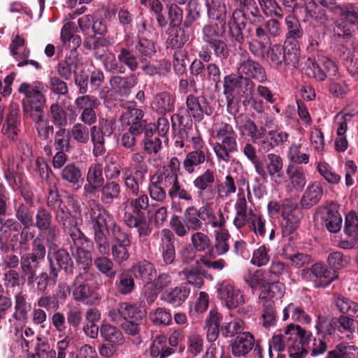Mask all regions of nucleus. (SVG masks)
Segmentation results:
<instances>
[{"mask_svg": "<svg viewBox=\"0 0 358 358\" xmlns=\"http://www.w3.org/2000/svg\"><path fill=\"white\" fill-rule=\"evenodd\" d=\"M143 117L144 112L141 109L129 108L122 113L121 119L129 127L128 130L129 131L137 136L143 132L145 136L150 126H155V124L148 123L146 120L143 119Z\"/></svg>", "mask_w": 358, "mask_h": 358, "instance_id": "4468645a", "label": "nucleus"}, {"mask_svg": "<svg viewBox=\"0 0 358 358\" xmlns=\"http://www.w3.org/2000/svg\"><path fill=\"white\" fill-rule=\"evenodd\" d=\"M47 266L58 277L61 271L67 276H72L74 274L75 264L73 257L64 248L49 250L47 255Z\"/></svg>", "mask_w": 358, "mask_h": 358, "instance_id": "9d476101", "label": "nucleus"}, {"mask_svg": "<svg viewBox=\"0 0 358 358\" xmlns=\"http://www.w3.org/2000/svg\"><path fill=\"white\" fill-rule=\"evenodd\" d=\"M285 334V339L281 334L273 336L271 347L281 352L286 345L290 358H303L308 352L312 332L299 324H290L287 326Z\"/></svg>", "mask_w": 358, "mask_h": 358, "instance_id": "20e7f679", "label": "nucleus"}, {"mask_svg": "<svg viewBox=\"0 0 358 358\" xmlns=\"http://www.w3.org/2000/svg\"><path fill=\"white\" fill-rule=\"evenodd\" d=\"M97 210L90 213V224L96 248L101 255L111 253L115 262L121 264L129 257L130 234L124 231L114 221L113 216L103 206L93 201Z\"/></svg>", "mask_w": 358, "mask_h": 358, "instance_id": "f257e3e1", "label": "nucleus"}, {"mask_svg": "<svg viewBox=\"0 0 358 358\" xmlns=\"http://www.w3.org/2000/svg\"><path fill=\"white\" fill-rule=\"evenodd\" d=\"M20 122L17 120V117L15 114L10 113L7 117L3 123L1 132L3 135L12 141H15L17 139V136L20 132L18 124Z\"/></svg>", "mask_w": 358, "mask_h": 358, "instance_id": "e2e57ef3", "label": "nucleus"}, {"mask_svg": "<svg viewBox=\"0 0 358 358\" xmlns=\"http://www.w3.org/2000/svg\"><path fill=\"white\" fill-rule=\"evenodd\" d=\"M288 134L285 131H278L277 130H270L265 137L258 142L259 151L267 152L274 148L282 145L287 141Z\"/></svg>", "mask_w": 358, "mask_h": 358, "instance_id": "c756f323", "label": "nucleus"}, {"mask_svg": "<svg viewBox=\"0 0 358 358\" xmlns=\"http://www.w3.org/2000/svg\"><path fill=\"white\" fill-rule=\"evenodd\" d=\"M61 178L66 182L69 187L76 190L82 187L84 180L80 169L74 163L67 164L62 169Z\"/></svg>", "mask_w": 358, "mask_h": 358, "instance_id": "c9c22d12", "label": "nucleus"}, {"mask_svg": "<svg viewBox=\"0 0 358 358\" xmlns=\"http://www.w3.org/2000/svg\"><path fill=\"white\" fill-rule=\"evenodd\" d=\"M137 83V78L134 74L127 76H113L110 79L112 89L121 96H129Z\"/></svg>", "mask_w": 358, "mask_h": 358, "instance_id": "cd10ccee", "label": "nucleus"}, {"mask_svg": "<svg viewBox=\"0 0 358 358\" xmlns=\"http://www.w3.org/2000/svg\"><path fill=\"white\" fill-rule=\"evenodd\" d=\"M217 297L223 301L229 309H234L245 303V296L242 292L228 282L219 285Z\"/></svg>", "mask_w": 358, "mask_h": 358, "instance_id": "dca6fc26", "label": "nucleus"}, {"mask_svg": "<svg viewBox=\"0 0 358 358\" xmlns=\"http://www.w3.org/2000/svg\"><path fill=\"white\" fill-rule=\"evenodd\" d=\"M138 57L134 52L125 47H120L117 59L122 65L126 66L131 71H136L139 67Z\"/></svg>", "mask_w": 358, "mask_h": 358, "instance_id": "3c124183", "label": "nucleus"}, {"mask_svg": "<svg viewBox=\"0 0 358 358\" xmlns=\"http://www.w3.org/2000/svg\"><path fill=\"white\" fill-rule=\"evenodd\" d=\"M133 277L141 279L143 282H148L152 280V276L156 272L154 265L146 260H143L134 264L129 269Z\"/></svg>", "mask_w": 358, "mask_h": 358, "instance_id": "79ce46f5", "label": "nucleus"}, {"mask_svg": "<svg viewBox=\"0 0 358 358\" xmlns=\"http://www.w3.org/2000/svg\"><path fill=\"white\" fill-rule=\"evenodd\" d=\"M175 241L174 234L170 229H164L162 231V252L166 264H171L175 261Z\"/></svg>", "mask_w": 358, "mask_h": 358, "instance_id": "72a5a7b5", "label": "nucleus"}, {"mask_svg": "<svg viewBox=\"0 0 358 358\" xmlns=\"http://www.w3.org/2000/svg\"><path fill=\"white\" fill-rule=\"evenodd\" d=\"M209 150H194L189 152L183 161V168L188 173H192L196 166L211 161Z\"/></svg>", "mask_w": 358, "mask_h": 358, "instance_id": "c85d7f7f", "label": "nucleus"}, {"mask_svg": "<svg viewBox=\"0 0 358 358\" xmlns=\"http://www.w3.org/2000/svg\"><path fill=\"white\" fill-rule=\"evenodd\" d=\"M337 15L349 24L358 27V6L355 3L341 4Z\"/></svg>", "mask_w": 358, "mask_h": 358, "instance_id": "680f3d73", "label": "nucleus"}, {"mask_svg": "<svg viewBox=\"0 0 358 358\" xmlns=\"http://www.w3.org/2000/svg\"><path fill=\"white\" fill-rule=\"evenodd\" d=\"M46 203L47 206L54 211L55 218L62 228L77 222L73 213L79 210L80 205L73 195L67 193L60 194L57 189H50Z\"/></svg>", "mask_w": 358, "mask_h": 358, "instance_id": "39448f33", "label": "nucleus"}, {"mask_svg": "<svg viewBox=\"0 0 358 358\" xmlns=\"http://www.w3.org/2000/svg\"><path fill=\"white\" fill-rule=\"evenodd\" d=\"M286 173L294 188L298 191H301L306 183L303 169L301 167L289 164L286 169Z\"/></svg>", "mask_w": 358, "mask_h": 358, "instance_id": "864d4df0", "label": "nucleus"}, {"mask_svg": "<svg viewBox=\"0 0 358 358\" xmlns=\"http://www.w3.org/2000/svg\"><path fill=\"white\" fill-rule=\"evenodd\" d=\"M90 248H85L71 252L72 257L75 259L78 266L83 268L85 273H87L92 264V255L89 250Z\"/></svg>", "mask_w": 358, "mask_h": 358, "instance_id": "0e129e2a", "label": "nucleus"}, {"mask_svg": "<svg viewBox=\"0 0 358 358\" xmlns=\"http://www.w3.org/2000/svg\"><path fill=\"white\" fill-rule=\"evenodd\" d=\"M324 194L323 187L319 182L308 185L301 199L303 208L309 209L316 205Z\"/></svg>", "mask_w": 358, "mask_h": 358, "instance_id": "e433bc0d", "label": "nucleus"}, {"mask_svg": "<svg viewBox=\"0 0 358 358\" xmlns=\"http://www.w3.org/2000/svg\"><path fill=\"white\" fill-rule=\"evenodd\" d=\"M202 213L201 207L189 206L186 208L183 217L189 231H197L203 228L204 218Z\"/></svg>", "mask_w": 358, "mask_h": 358, "instance_id": "ea45409f", "label": "nucleus"}, {"mask_svg": "<svg viewBox=\"0 0 358 358\" xmlns=\"http://www.w3.org/2000/svg\"><path fill=\"white\" fill-rule=\"evenodd\" d=\"M237 136V134H235L234 136L221 139V142L215 143L213 149L219 159L226 162L230 160V153L238 150Z\"/></svg>", "mask_w": 358, "mask_h": 358, "instance_id": "7c9ffc66", "label": "nucleus"}, {"mask_svg": "<svg viewBox=\"0 0 358 358\" xmlns=\"http://www.w3.org/2000/svg\"><path fill=\"white\" fill-rule=\"evenodd\" d=\"M100 336L105 341L112 345H120L124 340L122 332L110 324H102L100 326Z\"/></svg>", "mask_w": 358, "mask_h": 358, "instance_id": "c03bdc74", "label": "nucleus"}, {"mask_svg": "<svg viewBox=\"0 0 358 358\" xmlns=\"http://www.w3.org/2000/svg\"><path fill=\"white\" fill-rule=\"evenodd\" d=\"M148 201V197L145 194L129 200V206L131 211L124 214L126 225L129 228H136L139 238H145L149 236L152 231L145 213L149 206Z\"/></svg>", "mask_w": 358, "mask_h": 358, "instance_id": "0eeeda50", "label": "nucleus"}, {"mask_svg": "<svg viewBox=\"0 0 358 358\" xmlns=\"http://www.w3.org/2000/svg\"><path fill=\"white\" fill-rule=\"evenodd\" d=\"M32 227H36L40 232L45 233V240L48 243L56 241L57 227L52 224V213L45 207L40 206L37 208Z\"/></svg>", "mask_w": 358, "mask_h": 358, "instance_id": "2eb2a0df", "label": "nucleus"}, {"mask_svg": "<svg viewBox=\"0 0 358 358\" xmlns=\"http://www.w3.org/2000/svg\"><path fill=\"white\" fill-rule=\"evenodd\" d=\"M174 350L167 345V338L164 335L156 336L150 347V355L152 358H167Z\"/></svg>", "mask_w": 358, "mask_h": 358, "instance_id": "37998d69", "label": "nucleus"}, {"mask_svg": "<svg viewBox=\"0 0 358 358\" xmlns=\"http://www.w3.org/2000/svg\"><path fill=\"white\" fill-rule=\"evenodd\" d=\"M104 184L103 169L100 164L91 166L87 171L86 183L83 189L86 195L95 196L99 188Z\"/></svg>", "mask_w": 358, "mask_h": 358, "instance_id": "4be33fe9", "label": "nucleus"}, {"mask_svg": "<svg viewBox=\"0 0 358 358\" xmlns=\"http://www.w3.org/2000/svg\"><path fill=\"white\" fill-rule=\"evenodd\" d=\"M320 214L321 223L331 233H337L341 229L342 217L338 207L331 203L318 211Z\"/></svg>", "mask_w": 358, "mask_h": 358, "instance_id": "6ab92c4d", "label": "nucleus"}, {"mask_svg": "<svg viewBox=\"0 0 358 358\" xmlns=\"http://www.w3.org/2000/svg\"><path fill=\"white\" fill-rule=\"evenodd\" d=\"M306 66L307 76L319 82L324 81L328 77L336 76L338 71L335 62L323 55H317V60L308 58Z\"/></svg>", "mask_w": 358, "mask_h": 358, "instance_id": "1a4fd4ad", "label": "nucleus"}, {"mask_svg": "<svg viewBox=\"0 0 358 358\" xmlns=\"http://www.w3.org/2000/svg\"><path fill=\"white\" fill-rule=\"evenodd\" d=\"M303 213L299 204L291 199L283 200V212H282L280 225L283 237L292 235L299 227Z\"/></svg>", "mask_w": 358, "mask_h": 358, "instance_id": "6e6552de", "label": "nucleus"}, {"mask_svg": "<svg viewBox=\"0 0 358 358\" xmlns=\"http://www.w3.org/2000/svg\"><path fill=\"white\" fill-rule=\"evenodd\" d=\"M206 6L208 17L217 20L224 27L227 13L225 0H206Z\"/></svg>", "mask_w": 358, "mask_h": 358, "instance_id": "58836bf2", "label": "nucleus"}, {"mask_svg": "<svg viewBox=\"0 0 358 358\" xmlns=\"http://www.w3.org/2000/svg\"><path fill=\"white\" fill-rule=\"evenodd\" d=\"M100 201L105 205H111L120 197V185L115 181L104 183L99 189Z\"/></svg>", "mask_w": 358, "mask_h": 358, "instance_id": "a19ab883", "label": "nucleus"}, {"mask_svg": "<svg viewBox=\"0 0 358 358\" xmlns=\"http://www.w3.org/2000/svg\"><path fill=\"white\" fill-rule=\"evenodd\" d=\"M304 272L306 273L310 272L314 277L320 280L318 287H328L338 278V274L336 272H332L326 265L320 262L313 264L307 271L303 269V273Z\"/></svg>", "mask_w": 358, "mask_h": 358, "instance_id": "473e14b6", "label": "nucleus"}, {"mask_svg": "<svg viewBox=\"0 0 358 358\" xmlns=\"http://www.w3.org/2000/svg\"><path fill=\"white\" fill-rule=\"evenodd\" d=\"M357 355L358 349L354 345L340 343L328 352L326 358H356Z\"/></svg>", "mask_w": 358, "mask_h": 358, "instance_id": "052dcab7", "label": "nucleus"}, {"mask_svg": "<svg viewBox=\"0 0 358 358\" xmlns=\"http://www.w3.org/2000/svg\"><path fill=\"white\" fill-rule=\"evenodd\" d=\"M281 33L279 21L268 24V27L254 34L248 42V49L251 54L267 61L269 64L279 71H285L289 66H295V62L288 57L285 50L280 44L271 45V38Z\"/></svg>", "mask_w": 358, "mask_h": 358, "instance_id": "7ed1b4c3", "label": "nucleus"}, {"mask_svg": "<svg viewBox=\"0 0 358 358\" xmlns=\"http://www.w3.org/2000/svg\"><path fill=\"white\" fill-rule=\"evenodd\" d=\"M31 226H23L18 234L12 237V241L15 240L18 243V248L22 251H27L30 248L31 241L35 238V231L30 229Z\"/></svg>", "mask_w": 358, "mask_h": 358, "instance_id": "bf43d9fd", "label": "nucleus"}, {"mask_svg": "<svg viewBox=\"0 0 358 358\" xmlns=\"http://www.w3.org/2000/svg\"><path fill=\"white\" fill-rule=\"evenodd\" d=\"M94 265L110 282H112L117 275V271L114 268V262L106 255L95 258Z\"/></svg>", "mask_w": 358, "mask_h": 358, "instance_id": "09e8293b", "label": "nucleus"}, {"mask_svg": "<svg viewBox=\"0 0 358 358\" xmlns=\"http://www.w3.org/2000/svg\"><path fill=\"white\" fill-rule=\"evenodd\" d=\"M83 280L84 274L83 273H79L76 275L72 283L73 287V298L76 301L83 304L94 306L99 302L101 296L90 284L83 282Z\"/></svg>", "mask_w": 358, "mask_h": 358, "instance_id": "f8f14e48", "label": "nucleus"}, {"mask_svg": "<svg viewBox=\"0 0 358 358\" xmlns=\"http://www.w3.org/2000/svg\"><path fill=\"white\" fill-rule=\"evenodd\" d=\"M238 73L244 78L259 83H265L267 80L265 68L259 61L253 59L245 50L241 55Z\"/></svg>", "mask_w": 358, "mask_h": 358, "instance_id": "9b49d317", "label": "nucleus"}, {"mask_svg": "<svg viewBox=\"0 0 358 358\" xmlns=\"http://www.w3.org/2000/svg\"><path fill=\"white\" fill-rule=\"evenodd\" d=\"M182 274L187 280L185 283H188L189 286L192 285L196 288L201 287L203 284V278L212 279L211 275L198 262L195 265L185 268Z\"/></svg>", "mask_w": 358, "mask_h": 358, "instance_id": "2f4dec72", "label": "nucleus"}, {"mask_svg": "<svg viewBox=\"0 0 358 358\" xmlns=\"http://www.w3.org/2000/svg\"><path fill=\"white\" fill-rule=\"evenodd\" d=\"M15 216L22 226L34 225V214L31 209L24 203L14 204Z\"/></svg>", "mask_w": 358, "mask_h": 358, "instance_id": "13d9d810", "label": "nucleus"}, {"mask_svg": "<svg viewBox=\"0 0 358 358\" xmlns=\"http://www.w3.org/2000/svg\"><path fill=\"white\" fill-rule=\"evenodd\" d=\"M110 44L109 40L104 37H95V35H87L84 38L83 47L87 50H93V55L96 60L106 59L105 47Z\"/></svg>", "mask_w": 358, "mask_h": 358, "instance_id": "a878e982", "label": "nucleus"}, {"mask_svg": "<svg viewBox=\"0 0 358 358\" xmlns=\"http://www.w3.org/2000/svg\"><path fill=\"white\" fill-rule=\"evenodd\" d=\"M200 6L201 5L199 0L188 1L187 13L182 23V27L187 30H189L193 24L201 17Z\"/></svg>", "mask_w": 358, "mask_h": 358, "instance_id": "603ef678", "label": "nucleus"}, {"mask_svg": "<svg viewBox=\"0 0 358 358\" xmlns=\"http://www.w3.org/2000/svg\"><path fill=\"white\" fill-rule=\"evenodd\" d=\"M50 114L52 122L56 127L62 128L67 125V113L58 103L51 104Z\"/></svg>", "mask_w": 358, "mask_h": 358, "instance_id": "774afa93", "label": "nucleus"}, {"mask_svg": "<svg viewBox=\"0 0 358 358\" xmlns=\"http://www.w3.org/2000/svg\"><path fill=\"white\" fill-rule=\"evenodd\" d=\"M122 313L123 312V320L145 322L146 312L142 310L136 303L122 302Z\"/></svg>", "mask_w": 358, "mask_h": 358, "instance_id": "49530a36", "label": "nucleus"}, {"mask_svg": "<svg viewBox=\"0 0 358 358\" xmlns=\"http://www.w3.org/2000/svg\"><path fill=\"white\" fill-rule=\"evenodd\" d=\"M149 319L155 326L166 327L172 323V316L170 310L165 308H157L150 310Z\"/></svg>", "mask_w": 358, "mask_h": 358, "instance_id": "5fc2aeb1", "label": "nucleus"}, {"mask_svg": "<svg viewBox=\"0 0 358 358\" xmlns=\"http://www.w3.org/2000/svg\"><path fill=\"white\" fill-rule=\"evenodd\" d=\"M134 52L140 61L151 59L156 53L155 43L147 38L141 30L138 31L137 43L134 46Z\"/></svg>", "mask_w": 358, "mask_h": 358, "instance_id": "f704fd0d", "label": "nucleus"}, {"mask_svg": "<svg viewBox=\"0 0 358 358\" xmlns=\"http://www.w3.org/2000/svg\"><path fill=\"white\" fill-rule=\"evenodd\" d=\"M190 32L182 26L167 27L165 31L167 36L165 42L166 49L183 50L182 48L189 39Z\"/></svg>", "mask_w": 358, "mask_h": 358, "instance_id": "a211bd4d", "label": "nucleus"}, {"mask_svg": "<svg viewBox=\"0 0 358 358\" xmlns=\"http://www.w3.org/2000/svg\"><path fill=\"white\" fill-rule=\"evenodd\" d=\"M305 17L308 21H314L321 25L325 24L329 20L326 9L316 3L305 13Z\"/></svg>", "mask_w": 358, "mask_h": 358, "instance_id": "69168bd1", "label": "nucleus"}, {"mask_svg": "<svg viewBox=\"0 0 358 358\" xmlns=\"http://www.w3.org/2000/svg\"><path fill=\"white\" fill-rule=\"evenodd\" d=\"M283 160L278 155L270 153L267 155V162L264 166L265 176H259L263 180L266 181L268 176L276 184H280L283 180Z\"/></svg>", "mask_w": 358, "mask_h": 358, "instance_id": "5701e85b", "label": "nucleus"}, {"mask_svg": "<svg viewBox=\"0 0 358 358\" xmlns=\"http://www.w3.org/2000/svg\"><path fill=\"white\" fill-rule=\"evenodd\" d=\"M62 229L66 234V242L71 252L93 246V241L77 226V222Z\"/></svg>", "mask_w": 358, "mask_h": 358, "instance_id": "f3484780", "label": "nucleus"}, {"mask_svg": "<svg viewBox=\"0 0 358 358\" xmlns=\"http://www.w3.org/2000/svg\"><path fill=\"white\" fill-rule=\"evenodd\" d=\"M58 276L47 266L46 270L42 271L40 273H35L26 278L28 285H35L38 292L44 294L48 288L54 287L57 281Z\"/></svg>", "mask_w": 358, "mask_h": 358, "instance_id": "aec40b11", "label": "nucleus"}, {"mask_svg": "<svg viewBox=\"0 0 358 358\" xmlns=\"http://www.w3.org/2000/svg\"><path fill=\"white\" fill-rule=\"evenodd\" d=\"M43 263V261L24 253L20 257L21 272L26 278L30 277L41 270Z\"/></svg>", "mask_w": 358, "mask_h": 358, "instance_id": "de8ad7c7", "label": "nucleus"}, {"mask_svg": "<svg viewBox=\"0 0 358 358\" xmlns=\"http://www.w3.org/2000/svg\"><path fill=\"white\" fill-rule=\"evenodd\" d=\"M350 258L341 251H332L328 255L327 262L332 272L338 271L350 264Z\"/></svg>", "mask_w": 358, "mask_h": 358, "instance_id": "6e6d98bb", "label": "nucleus"}, {"mask_svg": "<svg viewBox=\"0 0 358 358\" xmlns=\"http://www.w3.org/2000/svg\"><path fill=\"white\" fill-rule=\"evenodd\" d=\"M42 89L43 83L41 82L35 83L34 85L27 83H22L20 85L18 92L25 95L22 103L24 117L38 121L43 115L46 98L41 92Z\"/></svg>", "mask_w": 358, "mask_h": 358, "instance_id": "423d86ee", "label": "nucleus"}, {"mask_svg": "<svg viewBox=\"0 0 358 358\" xmlns=\"http://www.w3.org/2000/svg\"><path fill=\"white\" fill-rule=\"evenodd\" d=\"M167 16L165 15V21L161 24L158 23V27L161 29L172 27L176 26H182V20L184 18V12L177 3H170L166 5Z\"/></svg>", "mask_w": 358, "mask_h": 358, "instance_id": "4c0bfd02", "label": "nucleus"}, {"mask_svg": "<svg viewBox=\"0 0 358 358\" xmlns=\"http://www.w3.org/2000/svg\"><path fill=\"white\" fill-rule=\"evenodd\" d=\"M215 180V172L210 169H206L203 174L196 178L193 185L198 190V196L201 198L205 197L206 199H212L216 193L213 187Z\"/></svg>", "mask_w": 358, "mask_h": 358, "instance_id": "412c9836", "label": "nucleus"}, {"mask_svg": "<svg viewBox=\"0 0 358 358\" xmlns=\"http://www.w3.org/2000/svg\"><path fill=\"white\" fill-rule=\"evenodd\" d=\"M175 102L174 95L169 92L164 91L155 95L151 107L158 114L166 115L174 110Z\"/></svg>", "mask_w": 358, "mask_h": 358, "instance_id": "bb28decb", "label": "nucleus"}, {"mask_svg": "<svg viewBox=\"0 0 358 358\" xmlns=\"http://www.w3.org/2000/svg\"><path fill=\"white\" fill-rule=\"evenodd\" d=\"M254 336L248 331H243L231 342V353L234 357H245L255 346Z\"/></svg>", "mask_w": 358, "mask_h": 358, "instance_id": "b1692460", "label": "nucleus"}, {"mask_svg": "<svg viewBox=\"0 0 358 358\" xmlns=\"http://www.w3.org/2000/svg\"><path fill=\"white\" fill-rule=\"evenodd\" d=\"M243 152L247 159L254 165L256 173L259 176H265L264 166L259 160L255 147L250 143H247L243 148Z\"/></svg>", "mask_w": 358, "mask_h": 358, "instance_id": "338daca9", "label": "nucleus"}, {"mask_svg": "<svg viewBox=\"0 0 358 358\" xmlns=\"http://www.w3.org/2000/svg\"><path fill=\"white\" fill-rule=\"evenodd\" d=\"M334 304L343 315L358 316V303L339 295L334 299Z\"/></svg>", "mask_w": 358, "mask_h": 358, "instance_id": "4d7b16f0", "label": "nucleus"}, {"mask_svg": "<svg viewBox=\"0 0 358 358\" xmlns=\"http://www.w3.org/2000/svg\"><path fill=\"white\" fill-rule=\"evenodd\" d=\"M116 290L122 295L131 294L135 289L134 277L129 271H122L117 274L115 282Z\"/></svg>", "mask_w": 358, "mask_h": 358, "instance_id": "a18cd8bd", "label": "nucleus"}, {"mask_svg": "<svg viewBox=\"0 0 358 358\" xmlns=\"http://www.w3.org/2000/svg\"><path fill=\"white\" fill-rule=\"evenodd\" d=\"M191 287L188 283L182 282L178 286L166 290L161 295V299L174 307L181 306L188 298Z\"/></svg>", "mask_w": 358, "mask_h": 358, "instance_id": "393cba45", "label": "nucleus"}, {"mask_svg": "<svg viewBox=\"0 0 358 358\" xmlns=\"http://www.w3.org/2000/svg\"><path fill=\"white\" fill-rule=\"evenodd\" d=\"M235 2L237 8L233 10L227 27L230 37L239 45L266 28L268 24L278 21L273 18L266 20L255 0H235Z\"/></svg>", "mask_w": 358, "mask_h": 358, "instance_id": "f03ea898", "label": "nucleus"}, {"mask_svg": "<svg viewBox=\"0 0 358 358\" xmlns=\"http://www.w3.org/2000/svg\"><path fill=\"white\" fill-rule=\"evenodd\" d=\"M144 150L148 154H156L162 148V141L156 134V126H150L143 138Z\"/></svg>", "mask_w": 358, "mask_h": 358, "instance_id": "8fccbe9b", "label": "nucleus"}, {"mask_svg": "<svg viewBox=\"0 0 358 358\" xmlns=\"http://www.w3.org/2000/svg\"><path fill=\"white\" fill-rule=\"evenodd\" d=\"M236 127L241 136L250 137L253 143H257L266 134V129L263 126H257L248 114L241 113L234 118Z\"/></svg>", "mask_w": 358, "mask_h": 358, "instance_id": "ddd939ff", "label": "nucleus"}]
</instances>
